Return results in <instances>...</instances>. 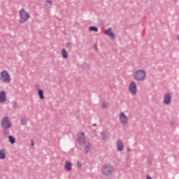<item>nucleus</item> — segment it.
<instances>
[{"instance_id":"obj_16","label":"nucleus","mask_w":179,"mask_h":179,"mask_svg":"<svg viewBox=\"0 0 179 179\" xmlns=\"http://www.w3.org/2000/svg\"><path fill=\"white\" fill-rule=\"evenodd\" d=\"M62 55L63 58H68V52L65 49L62 50Z\"/></svg>"},{"instance_id":"obj_4","label":"nucleus","mask_w":179,"mask_h":179,"mask_svg":"<svg viewBox=\"0 0 179 179\" xmlns=\"http://www.w3.org/2000/svg\"><path fill=\"white\" fill-rule=\"evenodd\" d=\"M0 80L4 83H9L10 82V75L8 71H3L1 73Z\"/></svg>"},{"instance_id":"obj_10","label":"nucleus","mask_w":179,"mask_h":179,"mask_svg":"<svg viewBox=\"0 0 179 179\" xmlns=\"http://www.w3.org/2000/svg\"><path fill=\"white\" fill-rule=\"evenodd\" d=\"M105 34L110 37V38H114L115 36H114V33H113V29L111 28H108V29L105 30Z\"/></svg>"},{"instance_id":"obj_2","label":"nucleus","mask_w":179,"mask_h":179,"mask_svg":"<svg viewBox=\"0 0 179 179\" xmlns=\"http://www.w3.org/2000/svg\"><path fill=\"white\" fill-rule=\"evenodd\" d=\"M19 23L20 24H23V23H26L30 19V14L24 9L22 8L19 11Z\"/></svg>"},{"instance_id":"obj_13","label":"nucleus","mask_w":179,"mask_h":179,"mask_svg":"<svg viewBox=\"0 0 179 179\" xmlns=\"http://www.w3.org/2000/svg\"><path fill=\"white\" fill-rule=\"evenodd\" d=\"M64 167L66 170L71 171V170H72V163L69 161H66Z\"/></svg>"},{"instance_id":"obj_1","label":"nucleus","mask_w":179,"mask_h":179,"mask_svg":"<svg viewBox=\"0 0 179 179\" xmlns=\"http://www.w3.org/2000/svg\"><path fill=\"white\" fill-rule=\"evenodd\" d=\"M133 78L137 82H143L146 79V71L142 69L136 70L134 73Z\"/></svg>"},{"instance_id":"obj_21","label":"nucleus","mask_w":179,"mask_h":179,"mask_svg":"<svg viewBox=\"0 0 179 179\" xmlns=\"http://www.w3.org/2000/svg\"><path fill=\"white\" fill-rule=\"evenodd\" d=\"M101 138L102 139H106V138H107V134L104 132L101 133Z\"/></svg>"},{"instance_id":"obj_20","label":"nucleus","mask_w":179,"mask_h":179,"mask_svg":"<svg viewBox=\"0 0 179 179\" xmlns=\"http://www.w3.org/2000/svg\"><path fill=\"white\" fill-rule=\"evenodd\" d=\"M45 5L46 6H51V5H52V2H51V1H45Z\"/></svg>"},{"instance_id":"obj_28","label":"nucleus","mask_w":179,"mask_h":179,"mask_svg":"<svg viewBox=\"0 0 179 179\" xmlns=\"http://www.w3.org/2000/svg\"><path fill=\"white\" fill-rule=\"evenodd\" d=\"M178 40H179V36H178Z\"/></svg>"},{"instance_id":"obj_25","label":"nucleus","mask_w":179,"mask_h":179,"mask_svg":"<svg viewBox=\"0 0 179 179\" xmlns=\"http://www.w3.org/2000/svg\"><path fill=\"white\" fill-rule=\"evenodd\" d=\"M31 146H34V142L33 141V140H31Z\"/></svg>"},{"instance_id":"obj_12","label":"nucleus","mask_w":179,"mask_h":179,"mask_svg":"<svg viewBox=\"0 0 179 179\" xmlns=\"http://www.w3.org/2000/svg\"><path fill=\"white\" fill-rule=\"evenodd\" d=\"M170 101H171V96L170 94H167L164 96V104H169Z\"/></svg>"},{"instance_id":"obj_5","label":"nucleus","mask_w":179,"mask_h":179,"mask_svg":"<svg viewBox=\"0 0 179 179\" xmlns=\"http://www.w3.org/2000/svg\"><path fill=\"white\" fill-rule=\"evenodd\" d=\"M119 120H120V124H122V125H124V127L128 124L129 119H128V116H127L125 113L122 112L120 113L119 114Z\"/></svg>"},{"instance_id":"obj_9","label":"nucleus","mask_w":179,"mask_h":179,"mask_svg":"<svg viewBox=\"0 0 179 179\" xmlns=\"http://www.w3.org/2000/svg\"><path fill=\"white\" fill-rule=\"evenodd\" d=\"M6 101V93L5 91L0 92V103H5Z\"/></svg>"},{"instance_id":"obj_14","label":"nucleus","mask_w":179,"mask_h":179,"mask_svg":"<svg viewBox=\"0 0 179 179\" xmlns=\"http://www.w3.org/2000/svg\"><path fill=\"white\" fill-rule=\"evenodd\" d=\"M6 157V153L5 152V150H0V159L1 160H3Z\"/></svg>"},{"instance_id":"obj_8","label":"nucleus","mask_w":179,"mask_h":179,"mask_svg":"<svg viewBox=\"0 0 179 179\" xmlns=\"http://www.w3.org/2000/svg\"><path fill=\"white\" fill-rule=\"evenodd\" d=\"M78 142L80 143V145H85V142H86L85 134L81 133L78 135Z\"/></svg>"},{"instance_id":"obj_17","label":"nucleus","mask_w":179,"mask_h":179,"mask_svg":"<svg viewBox=\"0 0 179 179\" xmlns=\"http://www.w3.org/2000/svg\"><path fill=\"white\" fill-rule=\"evenodd\" d=\"M90 31H95V33H97L99 31V29L96 27H90L89 28Z\"/></svg>"},{"instance_id":"obj_7","label":"nucleus","mask_w":179,"mask_h":179,"mask_svg":"<svg viewBox=\"0 0 179 179\" xmlns=\"http://www.w3.org/2000/svg\"><path fill=\"white\" fill-rule=\"evenodd\" d=\"M1 127L3 129H9V128H10V121H9V118L3 117L2 119Z\"/></svg>"},{"instance_id":"obj_23","label":"nucleus","mask_w":179,"mask_h":179,"mask_svg":"<svg viewBox=\"0 0 179 179\" xmlns=\"http://www.w3.org/2000/svg\"><path fill=\"white\" fill-rule=\"evenodd\" d=\"M77 166H78V169H80V167H82V164L80 163V162H78L77 163Z\"/></svg>"},{"instance_id":"obj_24","label":"nucleus","mask_w":179,"mask_h":179,"mask_svg":"<svg viewBox=\"0 0 179 179\" xmlns=\"http://www.w3.org/2000/svg\"><path fill=\"white\" fill-rule=\"evenodd\" d=\"M107 106H108V103H102V107H103V108L107 107Z\"/></svg>"},{"instance_id":"obj_27","label":"nucleus","mask_w":179,"mask_h":179,"mask_svg":"<svg viewBox=\"0 0 179 179\" xmlns=\"http://www.w3.org/2000/svg\"><path fill=\"white\" fill-rule=\"evenodd\" d=\"M8 134H6V133H5V131H4V135H7Z\"/></svg>"},{"instance_id":"obj_3","label":"nucleus","mask_w":179,"mask_h":179,"mask_svg":"<svg viewBox=\"0 0 179 179\" xmlns=\"http://www.w3.org/2000/svg\"><path fill=\"white\" fill-rule=\"evenodd\" d=\"M101 173L103 176H111L114 173V167L110 164H106L103 166Z\"/></svg>"},{"instance_id":"obj_11","label":"nucleus","mask_w":179,"mask_h":179,"mask_svg":"<svg viewBox=\"0 0 179 179\" xmlns=\"http://www.w3.org/2000/svg\"><path fill=\"white\" fill-rule=\"evenodd\" d=\"M117 148L119 152H121L122 150H124V144L122 143V141L120 139H118L117 141Z\"/></svg>"},{"instance_id":"obj_18","label":"nucleus","mask_w":179,"mask_h":179,"mask_svg":"<svg viewBox=\"0 0 179 179\" xmlns=\"http://www.w3.org/2000/svg\"><path fill=\"white\" fill-rule=\"evenodd\" d=\"M8 139H9V142H10V143H12V144L15 143V138H13V136H9Z\"/></svg>"},{"instance_id":"obj_6","label":"nucleus","mask_w":179,"mask_h":179,"mask_svg":"<svg viewBox=\"0 0 179 179\" xmlns=\"http://www.w3.org/2000/svg\"><path fill=\"white\" fill-rule=\"evenodd\" d=\"M129 92L132 94L133 96H136L138 89L136 87V83L135 81H131L129 85Z\"/></svg>"},{"instance_id":"obj_22","label":"nucleus","mask_w":179,"mask_h":179,"mask_svg":"<svg viewBox=\"0 0 179 179\" xmlns=\"http://www.w3.org/2000/svg\"><path fill=\"white\" fill-rule=\"evenodd\" d=\"M21 125H25L26 124V120L22 119L20 122Z\"/></svg>"},{"instance_id":"obj_19","label":"nucleus","mask_w":179,"mask_h":179,"mask_svg":"<svg viewBox=\"0 0 179 179\" xmlns=\"http://www.w3.org/2000/svg\"><path fill=\"white\" fill-rule=\"evenodd\" d=\"M90 148H92V145H90V143H88L85 148V150L87 153L89 152V150H90Z\"/></svg>"},{"instance_id":"obj_26","label":"nucleus","mask_w":179,"mask_h":179,"mask_svg":"<svg viewBox=\"0 0 179 179\" xmlns=\"http://www.w3.org/2000/svg\"><path fill=\"white\" fill-rule=\"evenodd\" d=\"M147 179H152V178H150L149 176H147Z\"/></svg>"},{"instance_id":"obj_15","label":"nucleus","mask_w":179,"mask_h":179,"mask_svg":"<svg viewBox=\"0 0 179 179\" xmlns=\"http://www.w3.org/2000/svg\"><path fill=\"white\" fill-rule=\"evenodd\" d=\"M38 95L39 96V99H41V100H44V92L42 90H38Z\"/></svg>"}]
</instances>
